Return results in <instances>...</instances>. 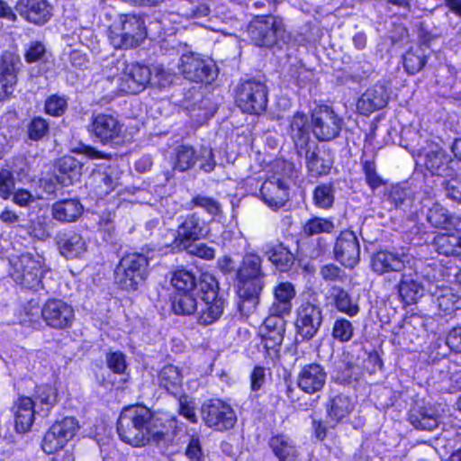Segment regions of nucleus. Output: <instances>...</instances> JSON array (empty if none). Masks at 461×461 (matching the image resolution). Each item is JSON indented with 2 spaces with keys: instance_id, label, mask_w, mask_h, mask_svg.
Segmentation results:
<instances>
[{
  "instance_id": "obj_1",
  "label": "nucleus",
  "mask_w": 461,
  "mask_h": 461,
  "mask_svg": "<svg viewBox=\"0 0 461 461\" xmlns=\"http://www.w3.org/2000/svg\"><path fill=\"white\" fill-rule=\"evenodd\" d=\"M182 424L176 417L164 421L142 405L125 407L117 421V432L120 438L135 447L149 443L158 446L166 445L169 440L168 430L176 434L182 429Z\"/></svg>"
},
{
  "instance_id": "obj_2",
  "label": "nucleus",
  "mask_w": 461,
  "mask_h": 461,
  "mask_svg": "<svg viewBox=\"0 0 461 461\" xmlns=\"http://www.w3.org/2000/svg\"><path fill=\"white\" fill-rule=\"evenodd\" d=\"M167 21L165 14H159L147 28L140 16L132 14H116L108 26V41L115 49L137 48L144 41L149 32L158 36L166 33L168 31Z\"/></svg>"
},
{
  "instance_id": "obj_3",
  "label": "nucleus",
  "mask_w": 461,
  "mask_h": 461,
  "mask_svg": "<svg viewBox=\"0 0 461 461\" xmlns=\"http://www.w3.org/2000/svg\"><path fill=\"white\" fill-rule=\"evenodd\" d=\"M236 276L239 295L242 300L241 307L253 311L259 303V296L265 286L261 257L254 252L245 253Z\"/></svg>"
},
{
  "instance_id": "obj_4",
  "label": "nucleus",
  "mask_w": 461,
  "mask_h": 461,
  "mask_svg": "<svg viewBox=\"0 0 461 461\" xmlns=\"http://www.w3.org/2000/svg\"><path fill=\"white\" fill-rule=\"evenodd\" d=\"M9 265V275L17 285L26 289H45L43 279L50 268L41 255L24 253L12 256Z\"/></svg>"
},
{
  "instance_id": "obj_5",
  "label": "nucleus",
  "mask_w": 461,
  "mask_h": 461,
  "mask_svg": "<svg viewBox=\"0 0 461 461\" xmlns=\"http://www.w3.org/2000/svg\"><path fill=\"white\" fill-rule=\"evenodd\" d=\"M273 174L262 184L260 196L272 209L283 207L289 200L290 184L296 175L293 163L277 160L273 167Z\"/></svg>"
},
{
  "instance_id": "obj_6",
  "label": "nucleus",
  "mask_w": 461,
  "mask_h": 461,
  "mask_svg": "<svg viewBox=\"0 0 461 461\" xmlns=\"http://www.w3.org/2000/svg\"><path fill=\"white\" fill-rule=\"evenodd\" d=\"M151 69L139 63L128 64L124 59H116L107 75L116 80L119 91L136 95L143 91L151 82Z\"/></svg>"
},
{
  "instance_id": "obj_7",
  "label": "nucleus",
  "mask_w": 461,
  "mask_h": 461,
  "mask_svg": "<svg viewBox=\"0 0 461 461\" xmlns=\"http://www.w3.org/2000/svg\"><path fill=\"white\" fill-rule=\"evenodd\" d=\"M198 290L201 299L196 309L197 321L201 325H210L217 321L224 311V300L218 295V283L208 274L202 276Z\"/></svg>"
},
{
  "instance_id": "obj_8",
  "label": "nucleus",
  "mask_w": 461,
  "mask_h": 461,
  "mask_svg": "<svg viewBox=\"0 0 461 461\" xmlns=\"http://www.w3.org/2000/svg\"><path fill=\"white\" fill-rule=\"evenodd\" d=\"M251 41L258 47L271 48L285 43L288 35L282 19L273 15H258L248 25Z\"/></svg>"
},
{
  "instance_id": "obj_9",
  "label": "nucleus",
  "mask_w": 461,
  "mask_h": 461,
  "mask_svg": "<svg viewBox=\"0 0 461 461\" xmlns=\"http://www.w3.org/2000/svg\"><path fill=\"white\" fill-rule=\"evenodd\" d=\"M147 257L132 253L123 257L114 271L116 284L123 290L135 291L146 278Z\"/></svg>"
},
{
  "instance_id": "obj_10",
  "label": "nucleus",
  "mask_w": 461,
  "mask_h": 461,
  "mask_svg": "<svg viewBox=\"0 0 461 461\" xmlns=\"http://www.w3.org/2000/svg\"><path fill=\"white\" fill-rule=\"evenodd\" d=\"M268 91L265 84L251 79L242 82L236 90L237 106L249 114H260L267 105Z\"/></svg>"
},
{
  "instance_id": "obj_11",
  "label": "nucleus",
  "mask_w": 461,
  "mask_h": 461,
  "mask_svg": "<svg viewBox=\"0 0 461 461\" xmlns=\"http://www.w3.org/2000/svg\"><path fill=\"white\" fill-rule=\"evenodd\" d=\"M199 163L201 170L210 173L215 166L212 149L206 146L195 149L190 145H180L175 150L174 169L179 172H185Z\"/></svg>"
},
{
  "instance_id": "obj_12",
  "label": "nucleus",
  "mask_w": 461,
  "mask_h": 461,
  "mask_svg": "<svg viewBox=\"0 0 461 461\" xmlns=\"http://www.w3.org/2000/svg\"><path fill=\"white\" fill-rule=\"evenodd\" d=\"M284 315L273 314L268 312V316L265 319L259 329L261 345L263 346L266 357L271 360L277 359L280 356V349L285 332V324Z\"/></svg>"
},
{
  "instance_id": "obj_13",
  "label": "nucleus",
  "mask_w": 461,
  "mask_h": 461,
  "mask_svg": "<svg viewBox=\"0 0 461 461\" xmlns=\"http://www.w3.org/2000/svg\"><path fill=\"white\" fill-rule=\"evenodd\" d=\"M87 131L95 141L104 145L119 143L123 137V124L113 114L95 113L87 125Z\"/></svg>"
},
{
  "instance_id": "obj_14",
  "label": "nucleus",
  "mask_w": 461,
  "mask_h": 461,
  "mask_svg": "<svg viewBox=\"0 0 461 461\" xmlns=\"http://www.w3.org/2000/svg\"><path fill=\"white\" fill-rule=\"evenodd\" d=\"M78 429L77 420L72 417L56 421L44 434L41 441L42 450L51 455L63 449L75 437Z\"/></svg>"
},
{
  "instance_id": "obj_15",
  "label": "nucleus",
  "mask_w": 461,
  "mask_h": 461,
  "mask_svg": "<svg viewBox=\"0 0 461 461\" xmlns=\"http://www.w3.org/2000/svg\"><path fill=\"white\" fill-rule=\"evenodd\" d=\"M412 263L420 262L402 249L379 250L371 257V269L380 276L392 272L402 275Z\"/></svg>"
},
{
  "instance_id": "obj_16",
  "label": "nucleus",
  "mask_w": 461,
  "mask_h": 461,
  "mask_svg": "<svg viewBox=\"0 0 461 461\" xmlns=\"http://www.w3.org/2000/svg\"><path fill=\"white\" fill-rule=\"evenodd\" d=\"M202 418L204 423L215 430L231 429L237 417L231 406L221 400H210L202 406Z\"/></svg>"
},
{
  "instance_id": "obj_17",
  "label": "nucleus",
  "mask_w": 461,
  "mask_h": 461,
  "mask_svg": "<svg viewBox=\"0 0 461 461\" xmlns=\"http://www.w3.org/2000/svg\"><path fill=\"white\" fill-rule=\"evenodd\" d=\"M418 162L423 164L432 176L442 177L454 176L458 162L451 158L444 149L432 146L429 150L425 149L417 155Z\"/></svg>"
},
{
  "instance_id": "obj_18",
  "label": "nucleus",
  "mask_w": 461,
  "mask_h": 461,
  "mask_svg": "<svg viewBox=\"0 0 461 461\" xmlns=\"http://www.w3.org/2000/svg\"><path fill=\"white\" fill-rule=\"evenodd\" d=\"M179 70L185 78L193 82L211 83L216 77L212 62L194 53L181 56Z\"/></svg>"
},
{
  "instance_id": "obj_19",
  "label": "nucleus",
  "mask_w": 461,
  "mask_h": 461,
  "mask_svg": "<svg viewBox=\"0 0 461 461\" xmlns=\"http://www.w3.org/2000/svg\"><path fill=\"white\" fill-rule=\"evenodd\" d=\"M312 122L315 137L329 141L339 134L342 120L328 106H323L312 113Z\"/></svg>"
},
{
  "instance_id": "obj_20",
  "label": "nucleus",
  "mask_w": 461,
  "mask_h": 461,
  "mask_svg": "<svg viewBox=\"0 0 461 461\" xmlns=\"http://www.w3.org/2000/svg\"><path fill=\"white\" fill-rule=\"evenodd\" d=\"M41 316L53 329L63 330L72 326L75 311L72 305L60 299H50L42 306Z\"/></svg>"
},
{
  "instance_id": "obj_21",
  "label": "nucleus",
  "mask_w": 461,
  "mask_h": 461,
  "mask_svg": "<svg viewBox=\"0 0 461 461\" xmlns=\"http://www.w3.org/2000/svg\"><path fill=\"white\" fill-rule=\"evenodd\" d=\"M321 309L310 302L303 303L296 312L295 328L304 340L312 339L322 323Z\"/></svg>"
},
{
  "instance_id": "obj_22",
  "label": "nucleus",
  "mask_w": 461,
  "mask_h": 461,
  "mask_svg": "<svg viewBox=\"0 0 461 461\" xmlns=\"http://www.w3.org/2000/svg\"><path fill=\"white\" fill-rule=\"evenodd\" d=\"M418 264L412 263L404 270L397 285L401 299L407 304L417 303L425 290V278L418 272Z\"/></svg>"
},
{
  "instance_id": "obj_23",
  "label": "nucleus",
  "mask_w": 461,
  "mask_h": 461,
  "mask_svg": "<svg viewBox=\"0 0 461 461\" xmlns=\"http://www.w3.org/2000/svg\"><path fill=\"white\" fill-rule=\"evenodd\" d=\"M334 254L336 259L346 267L352 268L359 262L360 246L353 231L340 232L335 243Z\"/></svg>"
},
{
  "instance_id": "obj_24",
  "label": "nucleus",
  "mask_w": 461,
  "mask_h": 461,
  "mask_svg": "<svg viewBox=\"0 0 461 461\" xmlns=\"http://www.w3.org/2000/svg\"><path fill=\"white\" fill-rule=\"evenodd\" d=\"M122 175V171L115 165L109 166L104 171L95 172L90 184L93 193L101 199L116 190L120 194Z\"/></svg>"
},
{
  "instance_id": "obj_25",
  "label": "nucleus",
  "mask_w": 461,
  "mask_h": 461,
  "mask_svg": "<svg viewBox=\"0 0 461 461\" xmlns=\"http://www.w3.org/2000/svg\"><path fill=\"white\" fill-rule=\"evenodd\" d=\"M206 232L204 221L196 213L189 214L179 225L177 235L174 237L175 248L186 249L192 241L200 240Z\"/></svg>"
},
{
  "instance_id": "obj_26",
  "label": "nucleus",
  "mask_w": 461,
  "mask_h": 461,
  "mask_svg": "<svg viewBox=\"0 0 461 461\" xmlns=\"http://www.w3.org/2000/svg\"><path fill=\"white\" fill-rule=\"evenodd\" d=\"M327 374L322 366L312 363L303 366L297 375V385L304 393L320 392L326 383Z\"/></svg>"
},
{
  "instance_id": "obj_27",
  "label": "nucleus",
  "mask_w": 461,
  "mask_h": 461,
  "mask_svg": "<svg viewBox=\"0 0 461 461\" xmlns=\"http://www.w3.org/2000/svg\"><path fill=\"white\" fill-rule=\"evenodd\" d=\"M28 22L41 25L52 16V7L47 0H20L15 7Z\"/></svg>"
},
{
  "instance_id": "obj_28",
  "label": "nucleus",
  "mask_w": 461,
  "mask_h": 461,
  "mask_svg": "<svg viewBox=\"0 0 461 461\" xmlns=\"http://www.w3.org/2000/svg\"><path fill=\"white\" fill-rule=\"evenodd\" d=\"M408 420L417 429L432 431L440 423L438 407L432 404L416 405L410 411Z\"/></svg>"
},
{
  "instance_id": "obj_29",
  "label": "nucleus",
  "mask_w": 461,
  "mask_h": 461,
  "mask_svg": "<svg viewBox=\"0 0 461 461\" xmlns=\"http://www.w3.org/2000/svg\"><path fill=\"white\" fill-rule=\"evenodd\" d=\"M287 133L293 140L298 153L302 155L310 143L308 117L303 113H295L288 120Z\"/></svg>"
},
{
  "instance_id": "obj_30",
  "label": "nucleus",
  "mask_w": 461,
  "mask_h": 461,
  "mask_svg": "<svg viewBox=\"0 0 461 461\" xmlns=\"http://www.w3.org/2000/svg\"><path fill=\"white\" fill-rule=\"evenodd\" d=\"M421 211L426 213L428 222L435 228L451 230L461 224L459 216L449 213L447 209L438 202L421 207Z\"/></svg>"
},
{
  "instance_id": "obj_31",
  "label": "nucleus",
  "mask_w": 461,
  "mask_h": 461,
  "mask_svg": "<svg viewBox=\"0 0 461 461\" xmlns=\"http://www.w3.org/2000/svg\"><path fill=\"white\" fill-rule=\"evenodd\" d=\"M274 299L268 312L273 314L287 316L293 308V300L296 295L294 285L281 282L273 289Z\"/></svg>"
},
{
  "instance_id": "obj_32",
  "label": "nucleus",
  "mask_w": 461,
  "mask_h": 461,
  "mask_svg": "<svg viewBox=\"0 0 461 461\" xmlns=\"http://www.w3.org/2000/svg\"><path fill=\"white\" fill-rule=\"evenodd\" d=\"M388 101V94L384 86H375L367 89L357 104L358 112L368 115L371 113L384 108Z\"/></svg>"
},
{
  "instance_id": "obj_33",
  "label": "nucleus",
  "mask_w": 461,
  "mask_h": 461,
  "mask_svg": "<svg viewBox=\"0 0 461 461\" xmlns=\"http://www.w3.org/2000/svg\"><path fill=\"white\" fill-rule=\"evenodd\" d=\"M17 62L12 56H3L0 60V99L13 95L17 83Z\"/></svg>"
},
{
  "instance_id": "obj_34",
  "label": "nucleus",
  "mask_w": 461,
  "mask_h": 461,
  "mask_svg": "<svg viewBox=\"0 0 461 461\" xmlns=\"http://www.w3.org/2000/svg\"><path fill=\"white\" fill-rule=\"evenodd\" d=\"M356 407L355 401L349 396L340 393L329 400L326 408L328 418L336 423L346 421Z\"/></svg>"
},
{
  "instance_id": "obj_35",
  "label": "nucleus",
  "mask_w": 461,
  "mask_h": 461,
  "mask_svg": "<svg viewBox=\"0 0 461 461\" xmlns=\"http://www.w3.org/2000/svg\"><path fill=\"white\" fill-rule=\"evenodd\" d=\"M82 166L73 157L65 156L56 164L55 176L63 186H68L77 182L81 176Z\"/></svg>"
},
{
  "instance_id": "obj_36",
  "label": "nucleus",
  "mask_w": 461,
  "mask_h": 461,
  "mask_svg": "<svg viewBox=\"0 0 461 461\" xmlns=\"http://www.w3.org/2000/svg\"><path fill=\"white\" fill-rule=\"evenodd\" d=\"M35 402L30 397H21L16 403L15 429L19 433L29 431L35 416Z\"/></svg>"
},
{
  "instance_id": "obj_37",
  "label": "nucleus",
  "mask_w": 461,
  "mask_h": 461,
  "mask_svg": "<svg viewBox=\"0 0 461 461\" xmlns=\"http://www.w3.org/2000/svg\"><path fill=\"white\" fill-rule=\"evenodd\" d=\"M329 300L341 313L352 318L358 314L359 306L349 294L339 286H332L329 291Z\"/></svg>"
},
{
  "instance_id": "obj_38",
  "label": "nucleus",
  "mask_w": 461,
  "mask_h": 461,
  "mask_svg": "<svg viewBox=\"0 0 461 461\" xmlns=\"http://www.w3.org/2000/svg\"><path fill=\"white\" fill-rule=\"evenodd\" d=\"M51 212L57 221L71 222L80 217L83 206L77 199H65L53 203Z\"/></svg>"
},
{
  "instance_id": "obj_39",
  "label": "nucleus",
  "mask_w": 461,
  "mask_h": 461,
  "mask_svg": "<svg viewBox=\"0 0 461 461\" xmlns=\"http://www.w3.org/2000/svg\"><path fill=\"white\" fill-rule=\"evenodd\" d=\"M201 299L200 291L176 293L172 297V309L176 314L190 315L196 312Z\"/></svg>"
},
{
  "instance_id": "obj_40",
  "label": "nucleus",
  "mask_w": 461,
  "mask_h": 461,
  "mask_svg": "<svg viewBox=\"0 0 461 461\" xmlns=\"http://www.w3.org/2000/svg\"><path fill=\"white\" fill-rule=\"evenodd\" d=\"M262 250L268 260L282 272L289 269L294 264V255L281 243L267 244Z\"/></svg>"
},
{
  "instance_id": "obj_41",
  "label": "nucleus",
  "mask_w": 461,
  "mask_h": 461,
  "mask_svg": "<svg viewBox=\"0 0 461 461\" xmlns=\"http://www.w3.org/2000/svg\"><path fill=\"white\" fill-rule=\"evenodd\" d=\"M62 256L67 258H80L86 251V241L77 233L64 234L58 241Z\"/></svg>"
},
{
  "instance_id": "obj_42",
  "label": "nucleus",
  "mask_w": 461,
  "mask_h": 461,
  "mask_svg": "<svg viewBox=\"0 0 461 461\" xmlns=\"http://www.w3.org/2000/svg\"><path fill=\"white\" fill-rule=\"evenodd\" d=\"M269 447L280 461H294L297 456V449L293 440L282 434L272 437Z\"/></svg>"
},
{
  "instance_id": "obj_43",
  "label": "nucleus",
  "mask_w": 461,
  "mask_h": 461,
  "mask_svg": "<svg viewBox=\"0 0 461 461\" xmlns=\"http://www.w3.org/2000/svg\"><path fill=\"white\" fill-rule=\"evenodd\" d=\"M414 200L415 198L411 197V191L400 185L392 186L387 194V202L394 208L401 209L405 212L414 213L417 212V209L412 210Z\"/></svg>"
},
{
  "instance_id": "obj_44",
  "label": "nucleus",
  "mask_w": 461,
  "mask_h": 461,
  "mask_svg": "<svg viewBox=\"0 0 461 461\" xmlns=\"http://www.w3.org/2000/svg\"><path fill=\"white\" fill-rule=\"evenodd\" d=\"M402 59L405 70L414 75L420 72L427 62L425 49L421 46L411 47Z\"/></svg>"
},
{
  "instance_id": "obj_45",
  "label": "nucleus",
  "mask_w": 461,
  "mask_h": 461,
  "mask_svg": "<svg viewBox=\"0 0 461 461\" xmlns=\"http://www.w3.org/2000/svg\"><path fill=\"white\" fill-rule=\"evenodd\" d=\"M159 385L171 393H178L182 385V375L173 365L165 366L158 375Z\"/></svg>"
},
{
  "instance_id": "obj_46",
  "label": "nucleus",
  "mask_w": 461,
  "mask_h": 461,
  "mask_svg": "<svg viewBox=\"0 0 461 461\" xmlns=\"http://www.w3.org/2000/svg\"><path fill=\"white\" fill-rule=\"evenodd\" d=\"M170 282L176 293L199 291V283H196L194 274L185 269L176 270L172 274Z\"/></svg>"
},
{
  "instance_id": "obj_47",
  "label": "nucleus",
  "mask_w": 461,
  "mask_h": 461,
  "mask_svg": "<svg viewBox=\"0 0 461 461\" xmlns=\"http://www.w3.org/2000/svg\"><path fill=\"white\" fill-rule=\"evenodd\" d=\"M335 230V223L331 219L322 217L310 218L303 227V232L306 236H314L322 233L330 234Z\"/></svg>"
},
{
  "instance_id": "obj_48",
  "label": "nucleus",
  "mask_w": 461,
  "mask_h": 461,
  "mask_svg": "<svg viewBox=\"0 0 461 461\" xmlns=\"http://www.w3.org/2000/svg\"><path fill=\"white\" fill-rule=\"evenodd\" d=\"M436 297L435 303L438 308L443 312L449 314L459 309V296L453 293L449 287H445L439 292L433 293Z\"/></svg>"
},
{
  "instance_id": "obj_49",
  "label": "nucleus",
  "mask_w": 461,
  "mask_h": 461,
  "mask_svg": "<svg viewBox=\"0 0 461 461\" xmlns=\"http://www.w3.org/2000/svg\"><path fill=\"white\" fill-rule=\"evenodd\" d=\"M303 151L305 152L306 166L311 176L317 177L326 175L330 171L331 167L330 159L321 158L315 151H311L308 148Z\"/></svg>"
},
{
  "instance_id": "obj_50",
  "label": "nucleus",
  "mask_w": 461,
  "mask_h": 461,
  "mask_svg": "<svg viewBox=\"0 0 461 461\" xmlns=\"http://www.w3.org/2000/svg\"><path fill=\"white\" fill-rule=\"evenodd\" d=\"M457 240L454 236L453 233H444L437 235L434 238V248L438 252V254L444 256H455L459 257L458 250L456 246V242Z\"/></svg>"
},
{
  "instance_id": "obj_51",
  "label": "nucleus",
  "mask_w": 461,
  "mask_h": 461,
  "mask_svg": "<svg viewBox=\"0 0 461 461\" xmlns=\"http://www.w3.org/2000/svg\"><path fill=\"white\" fill-rule=\"evenodd\" d=\"M314 205L321 209H330L334 203V188L331 184H321L313 191Z\"/></svg>"
},
{
  "instance_id": "obj_52",
  "label": "nucleus",
  "mask_w": 461,
  "mask_h": 461,
  "mask_svg": "<svg viewBox=\"0 0 461 461\" xmlns=\"http://www.w3.org/2000/svg\"><path fill=\"white\" fill-rule=\"evenodd\" d=\"M36 400L35 404L39 402L42 405L41 411H43L44 415H46L57 402L56 389L48 384L38 386L36 390Z\"/></svg>"
},
{
  "instance_id": "obj_53",
  "label": "nucleus",
  "mask_w": 461,
  "mask_h": 461,
  "mask_svg": "<svg viewBox=\"0 0 461 461\" xmlns=\"http://www.w3.org/2000/svg\"><path fill=\"white\" fill-rule=\"evenodd\" d=\"M331 335L339 342H348L354 335L353 324L346 318H339L333 323Z\"/></svg>"
},
{
  "instance_id": "obj_54",
  "label": "nucleus",
  "mask_w": 461,
  "mask_h": 461,
  "mask_svg": "<svg viewBox=\"0 0 461 461\" xmlns=\"http://www.w3.org/2000/svg\"><path fill=\"white\" fill-rule=\"evenodd\" d=\"M26 230L30 236L41 240H44L50 237L47 217L44 215H37L35 218H31L26 225Z\"/></svg>"
},
{
  "instance_id": "obj_55",
  "label": "nucleus",
  "mask_w": 461,
  "mask_h": 461,
  "mask_svg": "<svg viewBox=\"0 0 461 461\" xmlns=\"http://www.w3.org/2000/svg\"><path fill=\"white\" fill-rule=\"evenodd\" d=\"M442 182L446 196L457 203H461V175H457V167H456V175L454 176L444 177Z\"/></svg>"
},
{
  "instance_id": "obj_56",
  "label": "nucleus",
  "mask_w": 461,
  "mask_h": 461,
  "mask_svg": "<svg viewBox=\"0 0 461 461\" xmlns=\"http://www.w3.org/2000/svg\"><path fill=\"white\" fill-rule=\"evenodd\" d=\"M192 203L194 206L203 208L207 213L215 217L221 213L220 203L212 197L197 194L193 197Z\"/></svg>"
},
{
  "instance_id": "obj_57",
  "label": "nucleus",
  "mask_w": 461,
  "mask_h": 461,
  "mask_svg": "<svg viewBox=\"0 0 461 461\" xmlns=\"http://www.w3.org/2000/svg\"><path fill=\"white\" fill-rule=\"evenodd\" d=\"M67 107L66 98L58 95H50L45 102V112L52 116L59 117L63 115Z\"/></svg>"
},
{
  "instance_id": "obj_58",
  "label": "nucleus",
  "mask_w": 461,
  "mask_h": 461,
  "mask_svg": "<svg viewBox=\"0 0 461 461\" xmlns=\"http://www.w3.org/2000/svg\"><path fill=\"white\" fill-rule=\"evenodd\" d=\"M49 132V122L42 117H34L28 125L29 138L39 140Z\"/></svg>"
},
{
  "instance_id": "obj_59",
  "label": "nucleus",
  "mask_w": 461,
  "mask_h": 461,
  "mask_svg": "<svg viewBox=\"0 0 461 461\" xmlns=\"http://www.w3.org/2000/svg\"><path fill=\"white\" fill-rule=\"evenodd\" d=\"M151 75V82L149 84L158 87L168 86L175 79V74L170 70L164 68L162 66H155Z\"/></svg>"
},
{
  "instance_id": "obj_60",
  "label": "nucleus",
  "mask_w": 461,
  "mask_h": 461,
  "mask_svg": "<svg viewBox=\"0 0 461 461\" xmlns=\"http://www.w3.org/2000/svg\"><path fill=\"white\" fill-rule=\"evenodd\" d=\"M402 138L409 141V145L414 149L418 154L421 153L425 149L423 145L425 140L420 131L410 126L402 130Z\"/></svg>"
},
{
  "instance_id": "obj_61",
  "label": "nucleus",
  "mask_w": 461,
  "mask_h": 461,
  "mask_svg": "<svg viewBox=\"0 0 461 461\" xmlns=\"http://www.w3.org/2000/svg\"><path fill=\"white\" fill-rule=\"evenodd\" d=\"M433 180L426 178L424 186H421L420 191L416 194L415 199L419 200L421 207L430 205L432 203H436L434 198L436 196V190L431 185Z\"/></svg>"
},
{
  "instance_id": "obj_62",
  "label": "nucleus",
  "mask_w": 461,
  "mask_h": 461,
  "mask_svg": "<svg viewBox=\"0 0 461 461\" xmlns=\"http://www.w3.org/2000/svg\"><path fill=\"white\" fill-rule=\"evenodd\" d=\"M363 171L366 182L372 190H375L384 185V180L377 175L375 165L372 161H365L363 164Z\"/></svg>"
},
{
  "instance_id": "obj_63",
  "label": "nucleus",
  "mask_w": 461,
  "mask_h": 461,
  "mask_svg": "<svg viewBox=\"0 0 461 461\" xmlns=\"http://www.w3.org/2000/svg\"><path fill=\"white\" fill-rule=\"evenodd\" d=\"M178 412L191 423L197 422V415L195 412V403L186 395H183L178 400Z\"/></svg>"
},
{
  "instance_id": "obj_64",
  "label": "nucleus",
  "mask_w": 461,
  "mask_h": 461,
  "mask_svg": "<svg viewBox=\"0 0 461 461\" xmlns=\"http://www.w3.org/2000/svg\"><path fill=\"white\" fill-rule=\"evenodd\" d=\"M14 189V179L11 171L7 169L0 170V196L8 199Z\"/></svg>"
}]
</instances>
